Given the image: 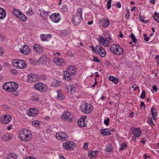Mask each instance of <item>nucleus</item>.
<instances>
[{
    "label": "nucleus",
    "instance_id": "1",
    "mask_svg": "<svg viewBox=\"0 0 159 159\" xmlns=\"http://www.w3.org/2000/svg\"><path fill=\"white\" fill-rule=\"evenodd\" d=\"M19 137L24 141H28L32 138V134L30 131L26 129H23L20 131Z\"/></svg>",
    "mask_w": 159,
    "mask_h": 159
},
{
    "label": "nucleus",
    "instance_id": "2",
    "mask_svg": "<svg viewBox=\"0 0 159 159\" xmlns=\"http://www.w3.org/2000/svg\"><path fill=\"white\" fill-rule=\"evenodd\" d=\"M18 84L14 82H6L2 86L3 89L8 92L15 91L18 88Z\"/></svg>",
    "mask_w": 159,
    "mask_h": 159
},
{
    "label": "nucleus",
    "instance_id": "3",
    "mask_svg": "<svg viewBox=\"0 0 159 159\" xmlns=\"http://www.w3.org/2000/svg\"><path fill=\"white\" fill-rule=\"evenodd\" d=\"M111 52L114 55H119L123 53V49L117 44L112 45L109 48Z\"/></svg>",
    "mask_w": 159,
    "mask_h": 159
},
{
    "label": "nucleus",
    "instance_id": "4",
    "mask_svg": "<svg viewBox=\"0 0 159 159\" xmlns=\"http://www.w3.org/2000/svg\"><path fill=\"white\" fill-rule=\"evenodd\" d=\"M12 65L15 67L19 69H24L27 66L25 61L21 60L14 59L12 61Z\"/></svg>",
    "mask_w": 159,
    "mask_h": 159
},
{
    "label": "nucleus",
    "instance_id": "5",
    "mask_svg": "<svg viewBox=\"0 0 159 159\" xmlns=\"http://www.w3.org/2000/svg\"><path fill=\"white\" fill-rule=\"evenodd\" d=\"M81 110L85 113H90L93 110V107L90 104H88L85 103H82L80 106Z\"/></svg>",
    "mask_w": 159,
    "mask_h": 159
},
{
    "label": "nucleus",
    "instance_id": "6",
    "mask_svg": "<svg viewBox=\"0 0 159 159\" xmlns=\"http://www.w3.org/2000/svg\"><path fill=\"white\" fill-rule=\"evenodd\" d=\"M61 117L63 120H65L72 121L73 116L71 113L68 111H65L61 115Z\"/></svg>",
    "mask_w": 159,
    "mask_h": 159
},
{
    "label": "nucleus",
    "instance_id": "7",
    "mask_svg": "<svg viewBox=\"0 0 159 159\" xmlns=\"http://www.w3.org/2000/svg\"><path fill=\"white\" fill-rule=\"evenodd\" d=\"M34 88L36 90L43 92H45L47 89L46 86L41 83L35 84Z\"/></svg>",
    "mask_w": 159,
    "mask_h": 159
},
{
    "label": "nucleus",
    "instance_id": "8",
    "mask_svg": "<svg viewBox=\"0 0 159 159\" xmlns=\"http://www.w3.org/2000/svg\"><path fill=\"white\" fill-rule=\"evenodd\" d=\"M27 79L28 81L31 83L35 82L37 80H38L39 78L37 75L31 73L28 75Z\"/></svg>",
    "mask_w": 159,
    "mask_h": 159
},
{
    "label": "nucleus",
    "instance_id": "9",
    "mask_svg": "<svg viewBox=\"0 0 159 159\" xmlns=\"http://www.w3.org/2000/svg\"><path fill=\"white\" fill-rule=\"evenodd\" d=\"M96 52L102 57H105L106 55V51L100 45L97 46L95 48Z\"/></svg>",
    "mask_w": 159,
    "mask_h": 159
},
{
    "label": "nucleus",
    "instance_id": "10",
    "mask_svg": "<svg viewBox=\"0 0 159 159\" xmlns=\"http://www.w3.org/2000/svg\"><path fill=\"white\" fill-rule=\"evenodd\" d=\"M63 148L67 150H72L74 147V142L72 141H67L63 144Z\"/></svg>",
    "mask_w": 159,
    "mask_h": 159
},
{
    "label": "nucleus",
    "instance_id": "11",
    "mask_svg": "<svg viewBox=\"0 0 159 159\" xmlns=\"http://www.w3.org/2000/svg\"><path fill=\"white\" fill-rule=\"evenodd\" d=\"M98 40L101 44L104 47H108L110 45V41L107 40L103 37L99 36Z\"/></svg>",
    "mask_w": 159,
    "mask_h": 159
},
{
    "label": "nucleus",
    "instance_id": "12",
    "mask_svg": "<svg viewBox=\"0 0 159 159\" xmlns=\"http://www.w3.org/2000/svg\"><path fill=\"white\" fill-rule=\"evenodd\" d=\"M11 115H5L1 117V121L3 124H7L11 120Z\"/></svg>",
    "mask_w": 159,
    "mask_h": 159
},
{
    "label": "nucleus",
    "instance_id": "13",
    "mask_svg": "<svg viewBox=\"0 0 159 159\" xmlns=\"http://www.w3.org/2000/svg\"><path fill=\"white\" fill-rule=\"evenodd\" d=\"M50 19L53 22L57 23L60 20V16L58 13H55L50 16Z\"/></svg>",
    "mask_w": 159,
    "mask_h": 159
},
{
    "label": "nucleus",
    "instance_id": "14",
    "mask_svg": "<svg viewBox=\"0 0 159 159\" xmlns=\"http://www.w3.org/2000/svg\"><path fill=\"white\" fill-rule=\"evenodd\" d=\"M39 113V111L36 108H31L27 111V114L30 116H35Z\"/></svg>",
    "mask_w": 159,
    "mask_h": 159
},
{
    "label": "nucleus",
    "instance_id": "15",
    "mask_svg": "<svg viewBox=\"0 0 159 159\" xmlns=\"http://www.w3.org/2000/svg\"><path fill=\"white\" fill-rule=\"evenodd\" d=\"M56 137L59 139L63 141L66 140L68 138V135L65 132H60L56 134Z\"/></svg>",
    "mask_w": 159,
    "mask_h": 159
},
{
    "label": "nucleus",
    "instance_id": "16",
    "mask_svg": "<svg viewBox=\"0 0 159 159\" xmlns=\"http://www.w3.org/2000/svg\"><path fill=\"white\" fill-rule=\"evenodd\" d=\"M100 25H102L103 27L105 28L109 25L110 22L108 20L103 18L100 20Z\"/></svg>",
    "mask_w": 159,
    "mask_h": 159
},
{
    "label": "nucleus",
    "instance_id": "17",
    "mask_svg": "<svg viewBox=\"0 0 159 159\" xmlns=\"http://www.w3.org/2000/svg\"><path fill=\"white\" fill-rule=\"evenodd\" d=\"M63 73V79L66 80L67 81H69L72 78L73 75L71 74L70 73L68 72L67 71H64Z\"/></svg>",
    "mask_w": 159,
    "mask_h": 159
},
{
    "label": "nucleus",
    "instance_id": "18",
    "mask_svg": "<svg viewBox=\"0 0 159 159\" xmlns=\"http://www.w3.org/2000/svg\"><path fill=\"white\" fill-rule=\"evenodd\" d=\"M30 48L27 45H24L22 48L20 50V52L24 54H27L29 53Z\"/></svg>",
    "mask_w": 159,
    "mask_h": 159
},
{
    "label": "nucleus",
    "instance_id": "19",
    "mask_svg": "<svg viewBox=\"0 0 159 159\" xmlns=\"http://www.w3.org/2000/svg\"><path fill=\"white\" fill-rule=\"evenodd\" d=\"M66 71H68L73 75H74L75 74H77V71L75 66L73 67L70 66L67 69Z\"/></svg>",
    "mask_w": 159,
    "mask_h": 159
},
{
    "label": "nucleus",
    "instance_id": "20",
    "mask_svg": "<svg viewBox=\"0 0 159 159\" xmlns=\"http://www.w3.org/2000/svg\"><path fill=\"white\" fill-rule=\"evenodd\" d=\"M134 130L132 132L134 136L135 137L139 138L141 134V129L139 128H134Z\"/></svg>",
    "mask_w": 159,
    "mask_h": 159
},
{
    "label": "nucleus",
    "instance_id": "21",
    "mask_svg": "<svg viewBox=\"0 0 159 159\" xmlns=\"http://www.w3.org/2000/svg\"><path fill=\"white\" fill-rule=\"evenodd\" d=\"M82 19H80V18L78 17L77 16H73L71 21L74 25H78L80 22L81 20Z\"/></svg>",
    "mask_w": 159,
    "mask_h": 159
},
{
    "label": "nucleus",
    "instance_id": "22",
    "mask_svg": "<svg viewBox=\"0 0 159 159\" xmlns=\"http://www.w3.org/2000/svg\"><path fill=\"white\" fill-rule=\"evenodd\" d=\"M40 15L42 17H43V19L45 20L49 16V14L50 12L48 11H45L44 10H40Z\"/></svg>",
    "mask_w": 159,
    "mask_h": 159
},
{
    "label": "nucleus",
    "instance_id": "23",
    "mask_svg": "<svg viewBox=\"0 0 159 159\" xmlns=\"http://www.w3.org/2000/svg\"><path fill=\"white\" fill-rule=\"evenodd\" d=\"M77 124L80 127H84L86 125V124L85 123V119L84 117L78 120Z\"/></svg>",
    "mask_w": 159,
    "mask_h": 159
},
{
    "label": "nucleus",
    "instance_id": "24",
    "mask_svg": "<svg viewBox=\"0 0 159 159\" xmlns=\"http://www.w3.org/2000/svg\"><path fill=\"white\" fill-rule=\"evenodd\" d=\"M53 61L57 65L60 66L62 65V63L63 64L64 60L63 59L60 58H54Z\"/></svg>",
    "mask_w": 159,
    "mask_h": 159
},
{
    "label": "nucleus",
    "instance_id": "25",
    "mask_svg": "<svg viewBox=\"0 0 159 159\" xmlns=\"http://www.w3.org/2000/svg\"><path fill=\"white\" fill-rule=\"evenodd\" d=\"M43 48L40 46L38 44H35L33 46L34 50L39 53L42 52Z\"/></svg>",
    "mask_w": 159,
    "mask_h": 159
},
{
    "label": "nucleus",
    "instance_id": "26",
    "mask_svg": "<svg viewBox=\"0 0 159 159\" xmlns=\"http://www.w3.org/2000/svg\"><path fill=\"white\" fill-rule=\"evenodd\" d=\"M6 16V12L3 9L0 8V19H3Z\"/></svg>",
    "mask_w": 159,
    "mask_h": 159
},
{
    "label": "nucleus",
    "instance_id": "27",
    "mask_svg": "<svg viewBox=\"0 0 159 159\" xmlns=\"http://www.w3.org/2000/svg\"><path fill=\"white\" fill-rule=\"evenodd\" d=\"M17 18L20 19L21 20L23 21H25L27 20L26 17L21 12L20 15H18Z\"/></svg>",
    "mask_w": 159,
    "mask_h": 159
},
{
    "label": "nucleus",
    "instance_id": "28",
    "mask_svg": "<svg viewBox=\"0 0 159 159\" xmlns=\"http://www.w3.org/2000/svg\"><path fill=\"white\" fill-rule=\"evenodd\" d=\"M83 9L82 8H78L77 10V12L76 15L74 16H75L79 17L80 19H83L82 17V11Z\"/></svg>",
    "mask_w": 159,
    "mask_h": 159
},
{
    "label": "nucleus",
    "instance_id": "29",
    "mask_svg": "<svg viewBox=\"0 0 159 159\" xmlns=\"http://www.w3.org/2000/svg\"><path fill=\"white\" fill-rule=\"evenodd\" d=\"M110 81H112L115 84H117L118 82V80L114 77L110 76L109 77Z\"/></svg>",
    "mask_w": 159,
    "mask_h": 159
},
{
    "label": "nucleus",
    "instance_id": "30",
    "mask_svg": "<svg viewBox=\"0 0 159 159\" xmlns=\"http://www.w3.org/2000/svg\"><path fill=\"white\" fill-rule=\"evenodd\" d=\"M7 158L8 159H16L17 158L16 155L15 153H10L8 155Z\"/></svg>",
    "mask_w": 159,
    "mask_h": 159
},
{
    "label": "nucleus",
    "instance_id": "31",
    "mask_svg": "<svg viewBox=\"0 0 159 159\" xmlns=\"http://www.w3.org/2000/svg\"><path fill=\"white\" fill-rule=\"evenodd\" d=\"M53 86L56 87L58 86L61 84L60 82L56 80H53L52 81V84Z\"/></svg>",
    "mask_w": 159,
    "mask_h": 159
},
{
    "label": "nucleus",
    "instance_id": "32",
    "mask_svg": "<svg viewBox=\"0 0 159 159\" xmlns=\"http://www.w3.org/2000/svg\"><path fill=\"white\" fill-rule=\"evenodd\" d=\"M127 147V145L125 143H122L120 146V148L119 149L120 151L122 150L125 149Z\"/></svg>",
    "mask_w": 159,
    "mask_h": 159
},
{
    "label": "nucleus",
    "instance_id": "33",
    "mask_svg": "<svg viewBox=\"0 0 159 159\" xmlns=\"http://www.w3.org/2000/svg\"><path fill=\"white\" fill-rule=\"evenodd\" d=\"M65 98V96L61 92H58V96L57 97V99L60 100L63 99Z\"/></svg>",
    "mask_w": 159,
    "mask_h": 159
},
{
    "label": "nucleus",
    "instance_id": "34",
    "mask_svg": "<svg viewBox=\"0 0 159 159\" xmlns=\"http://www.w3.org/2000/svg\"><path fill=\"white\" fill-rule=\"evenodd\" d=\"M32 124L36 127H39L40 122L38 120H34L32 121Z\"/></svg>",
    "mask_w": 159,
    "mask_h": 159
},
{
    "label": "nucleus",
    "instance_id": "35",
    "mask_svg": "<svg viewBox=\"0 0 159 159\" xmlns=\"http://www.w3.org/2000/svg\"><path fill=\"white\" fill-rule=\"evenodd\" d=\"M153 17L156 21L159 22V14L157 13V12H155Z\"/></svg>",
    "mask_w": 159,
    "mask_h": 159
},
{
    "label": "nucleus",
    "instance_id": "36",
    "mask_svg": "<svg viewBox=\"0 0 159 159\" xmlns=\"http://www.w3.org/2000/svg\"><path fill=\"white\" fill-rule=\"evenodd\" d=\"M31 99L33 101H37L39 99V97L38 94H34L32 95Z\"/></svg>",
    "mask_w": 159,
    "mask_h": 159
},
{
    "label": "nucleus",
    "instance_id": "37",
    "mask_svg": "<svg viewBox=\"0 0 159 159\" xmlns=\"http://www.w3.org/2000/svg\"><path fill=\"white\" fill-rule=\"evenodd\" d=\"M151 112L152 116H157V112L156 111V109L154 107H152L151 108Z\"/></svg>",
    "mask_w": 159,
    "mask_h": 159
},
{
    "label": "nucleus",
    "instance_id": "38",
    "mask_svg": "<svg viewBox=\"0 0 159 159\" xmlns=\"http://www.w3.org/2000/svg\"><path fill=\"white\" fill-rule=\"evenodd\" d=\"M21 12L20 11L18 10L14 9L12 13L13 15L17 17L18 15Z\"/></svg>",
    "mask_w": 159,
    "mask_h": 159
},
{
    "label": "nucleus",
    "instance_id": "39",
    "mask_svg": "<svg viewBox=\"0 0 159 159\" xmlns=\"http://www.w3.org/2000/svg\"><path fill=\"white\" fill-rule=\"evenodd\" d=\"M130 37L131 38L133 42L135 43L136 44L137 43V39L135 38L134 35L132 33L130 35Z\"/></svg>",
    "mask_w": 159,
    "mask_h": 159
},
{
    "label": "nucleus",
    "instance_id": "40",
    "mask_svg": "<svg viewBox=\"0 0 159 159\" xmlns=\"http://www.w3.org/2000/svg\"><path fill=\"white\" fill-rule=\"evenodd\" d=\"M41 40L43 41H48V39H47L46 34H43L41 35Z\"/></svg>",
    "mask_w": 159,
    "mask_h": 159
},
{
    "label": "nucleus",
    "instance_id": "41",
    "mask_svg": "<svg viewBox=\"0 0 159 159\" xmlns=\"http://www.w3.org/2000/svg\"><path fill=\"white\" fill-rule=\"evenodd\" d=\"M105 131V135H109L111 134L110 129H104Z\"/></svg>",
    "mask_w": 159,
    "mask_h": 159
},
{
    "label": "nucleus",
    "instance_id": "42",
    "mask_svg": "<svg viewBox=\"0 0 159 159\" xmlns=\"http://www.w3.org/2000/svg\"><path fill=\"white\" fill-rule=\"evenodd\" d=\"M68 89L70 92H74L75 91V88L72 85H69Z\"/></svg>",
    "mask_w": 159,
    "mask_h": 159
},
{
    "label": "nucleus",
    "instance_id": "43",
    "mask_svg": "<svg viewBox=\"0 0 159 159\" xmlns=\"http://www.w3.org/2000/svg\"><path fill=\"white\" fill-rule=\"evenodd\" d=\"M148 122L151 127H152L154 125V123L153 122L152 118L148 120Z\"/></svg>",
    "mask_w": 159,
    "mask_h": 159
},
{
    "label": "nucleus",
    "instance_id": "44",
    "mask_svg": "<svg viewBox=\"0 0 159 159\" xmlns=\"http://www.w3.org/2000/svg\"><path fill=\"white\" fill-rule=\"evenodd\" d=\"M126 14H125V17L127 19H128L129 17L130 14H129V11L127 9H126Z\"/></svg>",
    "mask_w": 159,
    "mask_h": 159
},
{
    "label": "nucleus",
    "instance_id": "45",
    "mask_svg": "<svg viewBox=\"0 0 159 159\" xmlns=\"http://www.w3.org/2000/svg\"><path fill=\"white\" fill-rule=\"evenodd\" d=\"M146 93L144 90L142 91L141 95H140V98L142 99H144L146 97Z\"/></svg>",
    "mask_w": 159,
    "mask_h": 159
},
{
    "label": "nucleus",
    "instance_id": "46",
    "mask_svg": "<svg viewBox=\"0 0 159 159\" xmlns=\"http://www.w3.org/2000/svg\"><path fill=\"white\" fill-rule=\"evenodd\" d=\"M112 0H108V2L107 4V9H109L111 7V3Z\"/></svg>",
    "mask_w": 159,
    "mask_h": 159
},
{
    "label": "nucleus",
    "instance_id": "47",
    "mask_svg": "<svg viewBox=\"0 0 159 159\" xmlns=\"http://www.w3.org/2000/svg\"><path fill=\"white\" fill-rule=\"evenodd\" d=\"M17 70L16 69H11V70L10 73L12 74L16 75L17 74Z\"/></svg>",
    "mask_w": 159,
    "mask_h": 159
},
{
    "label": "nucleus",
    "instance_id": "48",
    "mask_svg": "<svg viewBox=\"0 0 159 159\" xmlns=\"http://www.w3.org/2000/svg\"><path fill=\"white\" fill-rule=\"evenodd\" d=\"M94 154V153L93 152L90 151L89 153V157L93 158L94 157V155H95Z\"/></svg>",
    "mask_w": 159,
    "mask_h": 159
},
{
    "label": "nucleus",
    "instance_id": "49",
    "mask_svg": "<svg viewBox=\"0 0 159 159\" xmlns=\"http://www.w3.org/2000/svg\"><path fill=\"white\" fill-rule=\"evenodd\" d=\"M109 119L107 118L106 120L104 121V123L106 125H108L109 124Z\"/></svg>",
    "mask_w": 159,
    "mask_h": 159
},
{
    "label": "nucleus",
    "instance_id": "50",
    "mask_svg": "<svg viewBox=\"0 0 159 159\" xmlns=\"http://www.w3.org/2000/svg\"><path fill=\"white\" fill-rule=\"evenodd\" d=\"M112 147L110 146L109 148H107L105 150L107 152H112Z\"/></svg>",
    "mask_w": 159,
    "mask_h": 159
},
{
    "label": "nucleus",
    "instance_id": "51",
    "mask_svg": "<svg viewBox=\"0 0 159 159\" xmlns=\"http://www.w3.org/2000/svg\"><path fill=\"white\" fill-rule=\"evenodd\" d=\"M93 60L94 61H96V62H98V63H100V61L98 59V58L97 57H95L94 56L93 57Z\"/></svg>",
    "mask_w": 159,
    "mask_h": 159
},
{
    "label": "nucleus",
    "instance_id": "52",
    "mask_svg": "<svg viewBox=\"0 0 159 159\" xmlns=\"http://www.w3.org/2000/svg\"><path fill=\"white\" fill-rule=\"evenodd\" d=\"M88 143H84V147H83V148L85 149H88Z\"/></svg>",
    "mask_w": 159,
    "mask_h": 159
},
{
    "label": "nucleus",
    "instance_id": "53",
    "mask_svg": "<svg viewBox=\"0 0 159 159\" xmlns=\"http://www.w3.org/2000/svg\"><path fill=\"white\" fill-rule=\"evenodd\" d=\"M155 59L157 60V65L159 66V56H156Z\"/></svg>",
    "mask_w": 159,
    "mask_h": 159
},
{
    "label": "nucleus",
    "instance_id": "54",
    "mask_svg": "<svg viewBox=\"0 0 159 159\" xmlns=\"http://www.w3.org/2000/svg\"><path fill=\"white\" fill-rule=\"evenodd\" d=\"M140 106L141 107H143V109H145L146 106H145V103H144V102H142L141 103V104H140Z\"/></svg>",
    "mask_w": 159,
    "mask_h": 159
},
{
    "label": "nucleus",
    "instance_id": "55",
    "mask_svg": "<svg viewBox=\"0 0 159 159\" xmlns=\"http://www.w3.org/2000/svg\"><path fill=\"white\" fill-rule=\"evenodd\" d=\"M27 13H29L30 14H31V15H32V14L33 13V10L31 8H30L29 9V11H27Z\"/></svg>",
    "mask_w": 159,
    "mask_h": 159
},
{
    "label": "nucleus",
    "instance_id": "56",
    "mask_svg": "<svg viewBox=\"0 0 159 159\" xmlns=\"http://www.w3.org/2000/svg\"><path fill=\"white\" fill-rule=\"evenodd\" d=\"M152 89L155 92H157V89H158L157 87V86L155 85H154L152 86Z\"/></svg>",
    "mask_w": 159,
    "mask_h": 159
},
{
    "label": "nucleus",
    "instance_id": "57",
    "mask_svg": "<svg viewBox=\"0 0 159 159\" xmlns=\"http://www.w3.org/2000/svg\"><path fill=\"white\" fill-rule=\"evenodd\" d=\"M104 131L105 130H104V129H101V130H100L101 134L102 135H105V131L104 132Z\"/></svg>",
    "mask_w": 159,
    "mask_h": 159
},
{
    "label": "nucleus",
    "instance_id": "58",
    "mask_svg": "<svg viewBox=\"0 0 159 159\" xmlns=\"http://www.w3.org/2000/svg\"><path fill=\"white\" fill-rule=\"evenodd\" d=\"M116 6L118 8H120L121 7V4L120 2H118L116 5Z\"/></svg>",
    "mask_w": 159,
    "mask_h": 159
},
{
    "label": "nucleus",
    "instance_id": "59",
    "mask_svg": "<svg viewBox=\"0 0 159 159\" xmlns=\"http://www.w3.org/2000/svg\"><path fill=\"white\" fill-rule=\"evenodd\" d=\"M44 57L43 56V57H41L40 60L39 61H40V62L42 64V62H43V63H44V61L43 60V58Z\"/></svg>",
    "mask_w": 159,
    "mask_h": 159
},
{
    "label": "nucleus",
    "instance_id": "60",
    "mask_svg": "<svg viewBox=\"0 0 159 159\" xmlns=\"http://www.w3.org/2000/svg\"><path fill=\"white\" fill-rule=\"evenodd\" d=\"M150 39V37H148L144 38V40L146 41H148L149 40V39Z\"/></svg>",
    "mask_w": 159,
    "mask_h": 159
},
{
    "label": "nucleus",
    "instance_id": "61",
    "mask_svg": "<svg viewBox=\"0 0 159 159\" xmlns=\"http://www.w3.org/2000/svg\"><path fill=\"white\" fill-rule=\"evenodd\" d=\"M90 48L92 49L93 51H96V49H95L94 48L93 46L92 45L90 47Z\"/></svg>",
    "mask_w": 159,
    "mask_h": 159
},
{
    "label": "nucleus",
    "instance_id": "62",
    "mask_svg": "<svg viewBox=\"0 0 159 159\" xmlns=\"http://www.w3.org/2000/svg\"><path fill=\"white\" fill-rule=\"evenodd\" d=\"M46 36L47 37V39L48 38L49 39H50L51 38L52 35L50 34H46Z\"/></svg>",
    "mask_w": 159,
    "mask_h": 159
},
{
    "label": "nucleus",
    "instance_id": "63",
    "mask_svg": "<svg viewBox=\"0 0 159 159\" xmlns=\"http://www.w3.org/2000/svg\"><path fill=\"white\" fill-rule=\"evenodd\" d=\"M146 142V140L145 139L144 140H141L140 141V142L142 143L143 144H144Z\"/></svg>",
    "mask_w": 159,
    "mask_h": 159
},
{
    "label": "nucleus",
    "instance_id": "64",
    "mask_svg": "<svg viewBox=\"0 0 159 159\" xmlns=\"http://www.w3.org/2000/svg\"><path fill=\"white\" fill-rule=\"evenodd\" d=\"M119 36V37L121 38H122L123 37V35L121 32H120V35Z\"/></svg>",
    "mask_w": 159,
    "mask_h": 159
}]
</instances>
